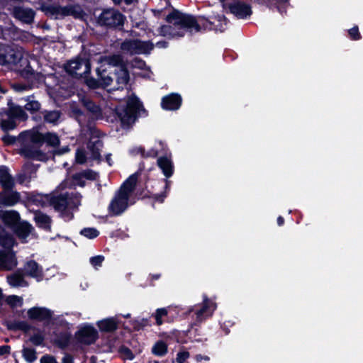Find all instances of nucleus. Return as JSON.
<instances>
[{
  "instance_id": "nucleus-1",
  "label": "nucleus",
  "mask_w": 363,
  "mask_h": 363,
  "mask_svg": "<svg viewBox=\"0 0 363 363\" xmlns=\"http://www.w3.org/2000/svg\"><path fill=\"white\" fill-rule=\"evenodd\" d=\"M19 138L23 142L21 153L26 157L37 160H43L45 155L40 150L44 142L49 145L55 147L60 143L58 136L55 133H47L45 135L36 130H30L21 133Z\"/></svg>"
},
{
  "instance_id": "nucleus-2",
  "label": "nucleus",
  "mask_w": 363,
  "mask_h": 363,
  "mask_svg": "<svg viewBox=\"0 0 363 363\" xmlns=\"http://www.w3.org/2000/svg\"><path fill=\"white\" fill-rule=\"evenodd\" d=\"M169 25L162 26L158 33L165 37H182L185 33L199 31V26L194 18L177 10L171 12L166 18Z\"/></svg>"
},
{
  "instance_id": "nucleus-3",
  "label": "nucleus",
  "mask_w": 363,
  "mask_h": 363,
  "mask_svg": "<svg viewBox=\"0 0 363 363\" xmlns=\"http://www.w3.org/2000/svg\"><path fill=\"white\" fill-rule=\"evenodd\" d=\"M138 172L131 174L116 193L108 206L109 211L112 215H121L130 205L135 203L133 191L138 182Z\"/></svg>"
},
{
  "instance_id": "nucleus-4",
  "label": "nucleus",
  "mask_w": 363,
  "mask_h": 363,
  "mask_svg": "<svg viewBox=\"0 0 363 363\" xmlns=\"http://www.w3.org/2000/svg\"><path fill=\"white\" fill-rule=\"evenodd\" d=\"M0 65H9L21 71L28 67V60L22 48L0 45Z\"/></svg>"
},
{
  "instance_id": "nucleus-5",
  "label": "nucleus",
  "mask_w": 363,
  "mask_h": 363,
  "mask_svg": "<svg viewBox=\"0 0 363 363\" xmlns=\"http://www.w3.org/2000/svg\"><path fill=\"white\" fill-rule=\"evenodd\" d=\"M141 108V103L135 96H130L126 101L123 102V105L121 104L116 107V113L123 128H128L135 123L137 113Z\"/></svg>"
},
{
  "instance_id": "nucleus-6",
  "label": "nucleus",
  "mask_w": 363,
  "mask_h": 363,
  "mask_svg": "<svg viewBox=\"0 0 363 363\" xmlns=\"http://www.w3.org/2000/svg\"><path fill=\"white\" fill-rule=\"evenodd\" d=\"M55 209L62 213L65 220L72 218L71 210L77 208L81 203V196L79 194H62L55 196L51 200Z\"/></svg>"
},
{
  "instance_id": "nucleus-7",
  "label": "nucleus",
  "mask_w": 363,
  "mask_h": 363,
  "mask_svg": "<svg viewBox=\"0 0 363 363\" xmlns=\"http://www.w3.org/2000/svg\"><path fill=\"white\" fill-rule=\"evenodd\" d=\"M99 66L96 68L97 75L99 79V85L107 86L111 84L112 78L108 75H105L107 67L121 66L123 62L120 55H113L112 56H100L98 58Z\"/></svg>"
},
{
  "instance_id": "nucleus-8",
  "label": "nucleus",
  "mask_w": 363,
  "mask_h": 363,
  "mask_svg": "<svg viewBox=\"0 0 363 363\" xmlns=\"http://www.w3.org/2000/svg\"><path fill=\"white\" fill-rule=\"evenodd\" d=\"M102 143L100 140H91L87 144V150L78 149L75 160L78 164H84L88 160H96L100 157V149Z\"/></svg>"
},
{
  "instance_id": "nucleus-9",
  "label": "nucleus",
  "mask_w": 363,
  "mask_h": 363,
  "mask_svg": "<svg viewBox=\"0 0 363 363\" xmlns=\"http://www.w3.org/2000/svg\"><path fill=\"white\" fill-rule=\"evenodd\" d=\"M121 48L129 54H147L152 50L153 45L149 41L126 40L122 43Z\"/></svg>"
},
{
  "instance_id": "nucleus-10",
  "label": "nucleus",
  "mask_w": 363,
  "mask_h": 363,
  "mask_svg": "<svg viewBox=\"0 0 363 363\" xmlns=\"http://www.w3.org/2000/svg\"><path fill=\"white\" fill-rule=\"evenodd\" d=\"M124 16L115 9H106L101 12L98 17V23L109 27L121 26L124 22Z\"/></svg>"
},
{
  "instance_id": "nucleus-11",
  "label": "nucleus",
  "mask_w": 363,
  "mask_h": 363,
  "mask_svg": "<svg viewBox=\"0 0 363 363\" xmlns=\"http://www.w3.org/2000/svg\"><path fill=\"white\" fill-rule=\"evenodd\" d=\"M65 69L69 74L78 77L89 73L91 65L87 59L76 58L66 64Z\"/></svg>"
},
{
  "instance_id": "nucleus-12",
  "label": "nucleus",
  "mask_w": 363,
  "mask_h": 363,
  "mask_svg": "<svg viewBox=\"0 0 363 363\" xmlns=\"http://www.w3.org/2000/svg\"><path fill=\"white\" fill-rule=\"evenodd\" d=\"M45 10L47 13L53 16L55 18H61L68 16L77 17L80 14L79 7L74 6H50L45 9Z\"/></svg>"
},
{
  "instance_id": "nucleus-13",
  "label": "nucleus",
  "mask_w": 363,
  "mask_h": 363,
  "mask_svg": "<svg viewBox=\"0 0 363 363\" xmlns=\"http://www.w3.org/2000/svg\"><path fill=\"white\" fill-rule=\"evenodd\" d=\"M76 337L81 343L91 345L97 340L98 332L92 325L85 324L79 328Z\"/></svg>"
},
{
  "instance_id": "nucleus-14",
  "label": "nucleus",
  "mask_w": 363,
  "mask_h": 363,
  "mask_svg": "<svg viewBox=\"0 0 363 363\" xmlns=\"http://www.w3.org/2000/svg\"><path fill=\"white\" fill-rule=\"evenodd\" d=\"M216 308V303L213 301L205 298L203 299V303L202 306H201L199 308H194L191 309V311H195L196 320L201 322L206 318L211 316Z\"/></svg>"
},
{
  "instance_id": "nucleus-15",
  "label": "nucleus",
  "mask_w": 363,
  "mask_h": 363,
  "mask_svg": "<svg viewBox=\"0 0 363 363\" xmlns=\"http://www.w3.org/2000/svg\"><path fill=\"white\" fill-rule=\"evenodd\" d=\"M16 265L17 259L12 250H0V270H11Z\"/></svg>"
},
{
  "instance_id": "nucleus-16",
  "label": "nucleus",
  "mask_w": 363,
  "mask_h": 363,
  "mask_svg": "<svg viewBox=\"0 0 363 363\" xmlns=\"http://www.w3.org/2000/svg\"><path fill=\"white\" fill-rule=\"evenodd\" d=\"M229 8L230 12L238 18H245L252 13L250 6L240 1L234 2Z\"/></svg>"
},
{
  "instance_id": "nucleus-17",
  "label": "nucleus",
  "mask_w": 363,
  "mask_h": 363,
  "mask_svg": "<svg viewBox=\"0 0 363 363\" xmlns=\"http://www.w3.org/2000/svg\"><path fill=\"white\" fill-rule=\"evenodd\" d=\"M182 103V98L180 95L177 94H171L164 96L162 101V106L166 110H177L178 109Z\"/></svg>"
},
{
  "instance_id": "nucleus-18",
  "label": "nucleus",
  "mask_w": 363,
  "mask_h": 363,
  "mask_svg": "<svg viewBox=\"0 0 363 363\" xmlns=\"http://www.w3.org/2000/svg\"><path fill=\"white\" fill-rule=\"evenodd\" d=\"M13 14L15 18L26 23H31L35 16V13L32 9L22 6L15 7Z\"/></svg>"
},
{
  "instance_id": "nucleus-19",
  "label": "nucleus",
  "mask_w": 363,
  "mask_h": 363,
  "mask_svg": "<svg viewBox=\"0 0 363 363\" xmlns=\"http://www.w3.org/2000/svg\"><path fill=\"white\" fill-rule=\"evenodd\" d=\"M28 315L30 319L45 320L51 318L52 312L46 308L33 307L28 311Z\"/></svg>"
},
{
  "instance_id": "nucleus-20",
  "label": "nucleus",
  "mask_w": 363,
  "mask_h": 363,
  "mask_svg": "<svg viewBox=\"0 0 363 363\" xmlns=\"http://www.w3.org/2000/svg\"><path fill=\"white\" fill-rule=\"evenodd\" d=\"M25 271L28 276L35 278L38 281L43 279L42 268L35 261L28 262L25 265Z\"/></svg>"
},
{
  "instance_id": "nucleus-21",
  "label": "nucleus",
  "mask_w": 363,
  "mask_h": 363,
  "mask_svg": "<svg viewBox=\"0 0 363 363\" xmlns=\"http://www.w3.org/2000/svg\"><path fill=\"white\" fill-rule=\"evenodd\" d=\"M20 200V195L16 191H3L0 193V204L11 206Z\"/></svg>"
},
{
  "instance_id": "nucleus-22",
  "label": "nucleus",
  "mask_w": 363,
  "mask_h": 363,
  "mask_svg": "<svg viewBox=\"0 0 363 363\" xmlns=\"http://www.w3.org/2000/svg\"><path fill=\"white\" fill-rule=\"evenodd\" d=\"M157 164L166 178H169L172 176L174 173V166L170 158L167 156L160 157L157 160Z\"/></svg>"
},
{
  "instance_id": "nucleus-23",
  "label": "nucleus",
  "mask_w": 363,
  "mask_h": 363,
  "mask_svg": "<svg viewBox=\"0 0 363 363\" xmlns=\"http://www.w3.org/2000/svg\"><path fill=\"white\" fill-rule=\"evenodd\" d=\"M118 323L117 317H113L98 321L97 325L101 331L111 332L116 330Z\"/></svg>"
},
{
  "instance_id": "nucleus-24",
  "label": "nucleus",
  "mask_w": 363,
  "mask_h": 363,
  "mask_svg": "<svg viewBox=\"0 0 363 363\" xmlns=\"http://www.w3.org/2000/svg\"><path fill=\"white\" fill-rule=\"evenodd\" d=\"M0 184L5 190L12 189L14 185L13 178L5 167H0Z\"/></svg>"
},
{
  "instance_id": "nucleus-25",
  "label": "nucleus",
  "mask_w": 363,
  "mask_h": 363,
  "mask_svg": "<svg viewBox=\"0 0 363 363\" xmlns=\"http://www.w3.org/2000/svg\"><path fill=\"white\" fill-rule=\"evenodd\" d=\"M19 214L16 211H8L1 212V220L5 224L8 225H16L19 221Z\"/></svg>"
},
{
  "instance_id": "nucleus-26",
  "label": "nucleus",
  "mask_w": 363,
  "mask_h": 363,
  "mask_svg": "<svg viewBox=\"0 0 363 363\" xmlns=\"http://www.w3.org/2000/svg\"><path fill=\"white\" fill-rule=\"evenodd\" d=\"M15 241L12 235L0 230V245L4 248V250H11L15 245Z\"/></svg>"
},
{
  "instance_id": "nucleus-27",
  "label": "nucleus",
  "mask_w": 363,
  "mask_h": 363,
  "mask_svg": "<svg viewBox=\"0 0 363 363\" xmlns=\"http://www.w3.org/2000/svg\"><path fill=\"white\" fill-rule=\"evenodd\" d=\"M8 283L13 287H24L28 283L24 280L23 275L20 273H14L7 277Z\"/></svg>"
},
{
  "instance_id": "nucleus-28",
  "label": "nucleus",
  "mask_w": 363,
  "mask_h": 363,
  "mask_svg": "<svg viewBox=\"0 0 363 363\" xmlns=\"http://www.w3.org/2000/svg\"><path fill=\"white\" fill-rule=\"evenodd\" d=\"M32 226L29 223H20L16 227V233L21 239L24 240L29 235Z\"/></svg>"
},
{
  "instance_id": "nucleus-29",
  "label": "nucleus",
  "mask_w": 363,
  "mask_h": 363,
  "mask_svg": "<svg viewBox=\"0 0 363 363\" xmlns=\"http://www.w3.org/2000/svg\"><path fill=\"white\" fill-rule=\"evenodd\" d=\"M35 220L39 227L49 229L50 228V218L47 215L38 213L35 215Z\"/></svg>"
},
{
  "instance_id": "nucleus-30",
  "label": "nucleus",
  "mask_w": 363,
  "mask_h": 363,
  "mask_svg": "<svg viewBox=\"0 0 363 363\" xmlns=\"http://www.w3.org/2000/svg\"><path fill=\"white\" fill-rule=\"evenodd\" d=\"M153 354L162 357L167 353V345L163 341H157L152 347Z\"/></svg>"
},
{
  "instance_id": "nucleus-31",
  "label": "nucleus",
  "mask_w": 363,
  "mask_h": 363,
  "mask_svg": "<svg viewBox=\"0 0 363 363\" xmlns=\"http://www.w3.org/2000/svg\"><path fill=\"white\" fill-rule=\"evenodd\" d=\"M210 23L212 24H216L217 22L218 24L215 25L216 29L222 31L224 30V26H225L227 22L225 16L222 14H216L213 16H211L210 17Z\"/></svg>"
},
{
  "instance_id": "nucleus-32",
  "label": "nucleus",
  "mask_w": 363,
  "mask_h": 363,
  "mask_svg": "<svg viewBox=\"0 0 363 363\" xmlns=\"http://www.w3.org/2000/svg\"><path fill=\"white\" fill-rule=\"evenodd\" d=\"M168 315V309L167 308H157L152 315L155 319L157 325H161L164 322V318Z\"/></svg>"
},
{
  "instance_id": "nucleus-33",
  "label": "nucleus",
  "mask_w": 363,
  "mask_h": 363,
  "mask_svg": "<svg viewBox=\"0 0 363 363\" xmlns=\"http://www.w3.org/2000/svg\"><path fill=\"white\" fill-rule=\"evenodd\" d=\"M129 80V74L128 71L124 69L122 66L120 68V70L117 73V82L119 85V87L118 88H123V86H125Z\"/></svg>"
},
{
  "instance_id": "nucleus-34",
  "label": "nucleus",
  "mask_w": 363,
  "mask_h": 363,
  "mask_svg": "<svg viewBox=\"0 0 363 363\" xmlns=\"http://www.w3.org/2000/svg\"><path fill=\"white\" fill-rule=\"evenodd\" d=\"M84 106L94 116L99 117L101 114V108L96 106L94 102L89 99H83Z\"/></svg>"
},
{
  "instance_id": "nucleus-35",
  "label": "nucleus",
  "mask_w": 363,
  "mask_h": 363,
  "mask_svg": "<svg viewBox=\"0 0 363 363\" xmlns=\"http://www.w3.org/2000/svg\"><path fill=\"white\" fill-rule=\"evenodd\" d=\"M43 117L46 122L57 124L60 118V113L58 111H45Z\"/></svg>"
},
{
  "instance_id": "nucleus-36",
  "label": "nucleus",
  "mask_w": 363,
  "mask_h": 363,
  "mask_svg": "<svg viewBox=\"0 0 363 363\" xmlns=\"http://www.w3.org/2000/svg\"><path fill=\"white\" fill-rule=\"evenodd\" d=\"M9 115L14 120L18 119L23 121L26 119V113L20 106H13L10 108Z\"/></svg>"
},
{
  "instance_id": "nucleus-37",
  "label": "nucleus",
  "mask_w": 363,
  "mask_h": 363,
  "mask_svg": "<svg viewBox=\"0 0 363 363\" xmlns=\"http://www.w3.org/2000/svg\"><path fill=\"white\" fill-rule=\"evenodd\" d=\"M23 356L28 363H33L37 359L35 350L30 347H24L23 349Z\"/></svg>"
},
{
  "instance_id": "nucleus-38",
  "label": "nucleus",
  "mask_w": 363,
  "mask_h": 363,
  "mask_svg": "<svg viewBox=\"0 0 363 363\" xmlns=\"http://www.w3.org/2000/svg\"><path fill=\"white\" fill-rule=\"evenodd\" d=\"M1 126L3 130L7 131L14 129L16 123L15 120L9 115L8 118L1 120Z\"/></svg>"
},
{
  "instance_id": "nucleus-39",
  "label": "nucleus",
  "mask_w": 363,
  "mask_h": 363,
  "mask_svg": "<svg viewBox=\"0 0 363 363\" xmlns=\"http://www.w3.org/2000/svg\"><path fill=\"white\" fill-rule=\"evenodd\" d=\"M6 302L13 308L20 307L23 304V298L16 295H11L6 298Z\"/></svg>"
},
{
  "instance_id": "nucleus-40",
  "label": "nucleus",
  "mask_w": 363,
  "mask_h": 363,
  "mask_svg": "<svg viewBox=\"0 0 363 363\" xmlns=\"http://www.w3.org/2000/svg\"><path fill=\"white\" fill-rule=\"evenodd\" d=\"M81 235L89 239H94L99 236V232L94 228H86L81 230Z\"/></svg>"
},
{
  "instance_id": "nucleus-41",
  "label": "nucleus",
  "mask_w": 363,
  "mask_h": 363,
  "mask_svg": "<svg viewBox=\"0 0 363 363\" xmlns=\"http://www.w3.org/2000/svg\"><path fill=\"white\" fill-rule=\"evenodd\" d=\"M97 173L90 170L87 169L85 171H83L82 172L76 174V178H84L89 180H95L97 178Z\"/></svg>"
},
{
  "instance_id": "nucleus-42",
  "label": "nucleus",
  "mask_w": 363,
  "mask_h": 363,
  "mask_svg": "<svg viewBox=\"0 0 363 363\" xmlns=\"http://www.w3.org/2000/svg\"><path fill=\"white\" fill-rule=\"evenodd\" d=\"M40 108V104L38 101L33 100L31 97H28L27 99V103L25 104V108L30 111H35L39 110Z\"/></svg>"
},
{
  "instance_id": "nucleus-43",
  "label": "nucleus",
  "mask_w": 363,
  "mask_h": 363,
  "mask_svg": "<svg viewBox=\"0 0 363 363\" xmlns=\"http://www.w3.org/2000/svg\"><path fill=\"white\" fill-rule=\"evenodd\" d=\"M164 182L165 192L162 193V194H156L154 195L155 200L156 201L160 202V203H162L164 201V199L167 196V193L166 192L167 191H169V188H170V182L169 181H168L167 179H164Z\"/></svg>"
},
{
  "instance_id": "nucleus-44",
  "label": "nucleus",
  "mask_w": 363,
  "mask_h": 363,
  "mask_svg": "<svg viewBox=\"0 0 363 363\" xmlns=\"http://www.w3.org/2000/svg\"><path fill=\"white\" fill-rule=\"evenodd\" d=\"M149 325V319L145 318H138L133 321V326L135 329L140 330L145 326Z\"/></svg>"
},
{
  "instance_id": "nucleus-45",
  "label": "nucleus",
  "mask_w": 363,
  "mask_h": 363,
  "mask_svg": "<svg viewBox=\"0 0 363 363\" xmlns=\"http://www.w3.org/2000/svg\"><path fill=\"white\" fill-rule=\"evenodd\" d=\"M104 260V257L102 255H97L95 257H92L90 258L91 264L95 268L98 269L102 264V262Z\"/></svg>"
},
{
  "instance_id": "nucleus-46",
  "label": "nucleus",
  "mask_w": 363,
  "mask_h": 363,
  "mask_svg": "<svg viewBox=\"0 0 363 363\" xmlns=\"http://www.w3.org/2000/svg\"><path fill=\"white\" fill-rule=\"evenodd\" d=\"M190 354L189 352L186 350H180L176 357V361L177 363H184L189 357Z\"/></svg>"
},
{
  "instance_id": "nucleus-47",
  "label": "nucleus",
  "mask_w": 363,
  "mask_h": 363,
  "mask_svg": "<svg viewBox=\"0 0 363 363\" xmlns=\"http://www.w3.org/2000/svg\"><path fill=\"white\" fill-rule=\"evenodd\" d=\"M43 336L39 333L35 334L30 338V341L35 345H40L43 342Z\"/></svg>"
},
{
  "instance_id": "nucleus-48",
  "label": "nucleus",
  "mask_w": 363,
  "mask_h": 363,
  "mask_svg": "<svg viewBox=\"0 0 363 363\" xmlns=\"http://www.w3.org/2000/svg\"><path fill=\"white\" fill-rule=\"evenodd\" d=\"M13 88L16 91L21 92L30 89V86L26 84H15L13 85Z\"/></svg>"
},
{
  "instance_id": "nucleus-49",
  "label": "nucleus",
  "mask_w": 363,
  "mask_h": 363,
  "mask_svg": "<svg viewBox=\"0 0 363 363\" xmlns=\"http://www.w3.org/2000/svg\"><path fill=\"white\" fill-rule=\"evenodd\" d=\"M131 66L133 68H138V69H143L145 67L146 65H145V63L144 61H143L141 60H139L138 58H135L132 62Z\"/></svg>"
},
{
  "instance_id": "nucleus-50",
  "label": "nucleus",
  "mask_w": 363,
  "mask_h": 363,
  "mask_svg": "<svg viewBox=\"0 0 363 363\" xmlns=\"http://www.w3.org/2000/svg\"><path fill=\"white\" fill-rule=\"evenodd\" d=\"M156 145H157L156 148L150 150L147 153V155H146L147 156H148V157H156L158 155V153H159L158 147H161L162 149L164 147V144L162 142H159Z\"/></svg>"
},
{
  "instance_id": "nucleus-51",
  "label": "nucleus",
  "mask_w": 363,
  "mask_h": 363,
  "mask_svg": "<svg viewBox=\"0 0 363 363\" xmlns=\"http://www.w3.org/2000/svg\"><path fill=\"white\" fill-rule=\"evenodd\" d=\"M350 36L354 40H358L360 38V34L357 26H354L349 30Z\"/></svg>"
},
{
  "instance_id": "nucleus-52",
  "label": "nucleus",
  "mask_w": 363,
  "mask_h": 363,
  "mask_svg": "<svg viewBox=\"0 0 363 363\" xmlns=\"http://www.w3.org/2000/svg\"><path fill=\"white\" fill-rule=\"evenodd\" d=\"M86 84H87V86L89 87L92 88V89L97 88L100 86L99 85V79L97 81L93 78L87 79L86 80Z\"/></svg>"
},
{
  "instance_id": "nucleus-53",
  "label": "nucleus",
  "mask_w": 363,
  "mask_h": 363,
  "mask_svg": "<svg viewBox=\"0 0 363 363\" xmlns=\"http://www.w3.org/2000/svg\"><path fill=\"white\" fill-rule=\"evenodd\" d=\"M40 363H57L55 359L51 356L45 355L41 357Z\"/></svg>"
},
{
  "instance_id": "nucleus-54",
  "label": "nucleus",
  "mask_w": 363,
  "mask_h": 363,
  "mask_svg": "<svg viewBox=\"0 0 363 363\" xmlns=\"http://www.w3.org/2000/svg\"><path fill=\"white\" fill-rule=\"evenodd\" d=\"M73 183L74 185H78L80 186H84L85 185V182L84 178H76V174L73 175Z\"/></svg>"
},
{
  "instance_id": "nucleus-55",
  "label": "nucleus",
  "mask_w": 363,
  "mask_h": 363,
  "mask_svg": "<svg viewBox=\"0 0 363 363\" xmlns=\"http://www.w3.org/2000/svg\"><path fill=\"white\" fill-rule=\"evenodd\" d=\"M10 347L8 345H3L0 347V356L10 352Z\"/></svg>"
},
{
  "instance_id": "nucleus-56",
  "label": "nucleus",
  "mask_w": 363,
  "mask_h": 363,
  "mask_svg": "<svg viewBox=\"0 0 363 363\" xmlns=\"http://www.w3.org/2000/svg\"><path fill=\"white\" fill-rule=\"evenodd\" d=\"M195 359H196V362H200L202 360L209 361L210 358H209L208 356H206V355L196 354L195 356Z\"/></svg>"
},
{
  "instance_id": "nucleus-57",
  "label": "nucleus",
  "mask_w": 363,
  "mask_h": 363,
  "mask_svg": "<svg viewBox=\"0 0 363 363\" xmlns=\"http://www.w3.org/2000/svg\"><path fill=\"white\" fill-rule=\"evenodd\" d=\"M136 0H113V1L116 4L125 3L126 5H130L133 4Z\"/></svg>"
},
{
  "instance_id": "nucleus-58",
  "label": "nucleus",
  "mask_w": 363,
  "mask_h": 363,
  "mask_svg": "<svg viewBox=\"0 0 363 363\" xmlns=\"http://www.w3.org/2000/svg\"><path fill=\"white\" fill-rule=\"evenodd\" d=\"M69 150V147H65L62 148V150H59L57 151V154L62 155V154H64L65 152H67Z\"/></svg>"
},
{
  "instance_id": "nucleus-59",
  "label": "nucleus",
  "mask_w": 363,
  "mask_h": 363,
  "mask_svg": "<svg viewBox=\"0 0 363 363\" xmlns=\"http://www.w3.org/2000/svg\"><path fill=\"white\" fill-rule=\"evenodd\" d=\"M284 218L281 216L278 217L277 223L279 226L282 225L284 224Z\"/></svg>"
},
{
  "instance_id": "nucleus-60",
  "label": "nucleus",
  "mask_w": 363,
  "mask_h": 363,
  "mask_svg": "<svg viewBox=\"0 0 363 363\" xmlns=\"http://www.w3.org/2000/svg\"><path fill=\"white\" fill-rule=\"evenodd\" d=\"M157 45L159 47V48H165L166 47V43L165 42H158L157 43Z\"/></svg>"
},
{
  "instance_id": "nucleus-61",
  "label": "nucleus",
  "mask_w": 363,
  "mask_h": 363,
  "mask_svg": "<svg viewBox=\"0 0 363 363\" xmlns=\"http://www.w3.org/2000/svg\"><path fill=\"white\" fill-rule=\"evenodd\" d=\"M126 352H127L128 358L130 359H132L133 358V356L132 353L130 352V351L129 350H126Z\"/></svg>"
},
{
  "instance_id": "nucleus-62",
  "label": "nucleus",
  "mask_w": 363,
  "mask_h": 363,
  "mask_svg": "<svg viewBox=\"0 0 363 363\" xmlns=\"http://www.w3.org/2000/svg\"><path fill=\"white\" fill-rule=\"evenodd\" d=\"M106 161L108 162L109 165L112 164V163H111V155H110L106 156Z\"/></svg>"
},
{
  "instance_id": "nucleus-63",
  "label": "nucleus",
  "mask_w": 363,
  "mask_h": 363,
  "mask_svg": "<svg viewBox=\"0 0 363 363\" xmlns=\"http://www.w3.org/2000/svg\"><path fill=\"white\" fill-rule=\"evenodd\" d=\"M289 0H277V1L279 3V4H285L286 2H288Z\"/></svg>"
},
{
  "instance_id": "nucleus-64",
  "label": "nucleus",
  "mask_w": 363,
  "mask_h": 363,
  "mask_svg": "<svg viewBox=\"0 0 363 363\" xmlns=\"http://www.w3.org/2000/svg\"><path fill=\"white\" fill-rule=\"evenodd\" d=\"M138 151L140 152L142 155H144L143 150L141 147L138 148Z\"/></svg>"
}]
</instances>
